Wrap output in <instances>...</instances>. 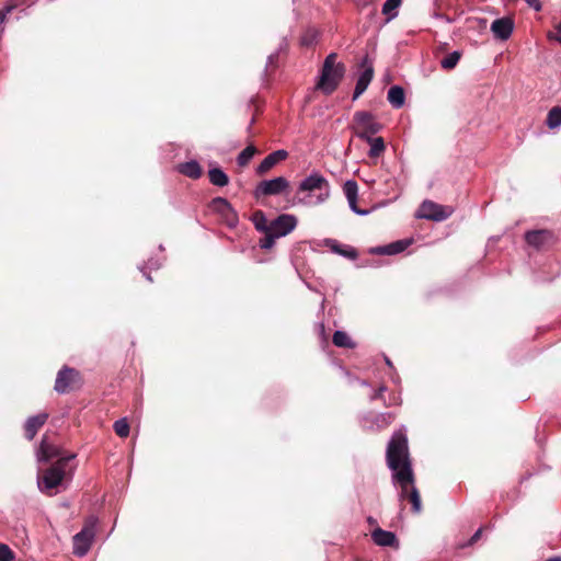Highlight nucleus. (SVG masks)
I'll use <instances>...</instances> for the list:
<instances>
[{
  "label": "nucleus",
  "instance_id": "nucleus-1",
  "mask_svg": "<svg viewBox=\"0 0 561 561\" xmlns=\"http://www.w3.org/2000/svg\"><path fill=\"white\" fill-rule=\"evenodd\" d=\"M387 465L392 471V480L400 488V501L409 500L412 505V512L421 513L422 502L419 490L414 483V474L409 457L407 435L396 432L387 447Z\"/></svg>",
  "mask_w": 561,
  "mask_h": 561
},
{
  "label": "nucleus",
  "instance_id": "nucleus-2",
  "mask_svg": "<svg viewBox=\"0 0 561 561\" xmlns=\"http://www.w3.org/2000/svg\"><path fill=\"white\" fill-rule=\"evenodd\" d=\"M297 203L316 206L324 203L330 196V184L328 180L319 172H312L304 179L298 186Z\"/></svg>",
  "mask_w": 561,
  "mask_h": 561
},
{
  "label": "nucleus",
  "instance_id": "nucleus-3",
  "mask_svg": "<svg viewBox=\"0 0 561 561\" xmlns=\"http://www.w3.org/2000/svg\"><path fill=\"white\" fill-rule=\"evenodd\" d=\"M76 457L71 454L67 457H60L57 461L45 472L42 478H38L37 485L42 492L49 493L53 489L59 486L62 481L73 474L75 467L70 465V460Z\"/></svg>",
  "mask_w": 561,
  "mask_h": 561
},
{
  "label": "nucleus",
  "instance_id": "nucleus-4",
  "mask_svg": "<svg viewBox=\"0 0 561 561\" xmlns=\"http://www.w3.org/2000/svg\"><path fill=\"white\" fill-rule=\"evenodd\" d=\"M345 72L343 64L336 61V55L330 54L323 64L320 80L317 84L325 94H331L339 85Z\"/></svg>",
  "mask_w": 561,
  "mask_h": 561
},
{
  "label": "nucleus",
  "instance_id": "nucleus-5",
  "mask_svg": "<svg viewBox=\"0 0 561 561\" xmlns=\"http://www.w3.org/2000/svg\"><path fill=\"white\" fill-rule=\"evenodd\" d=\"M353 122L354 134L363 140L373 137L382 128V125L376 121L375 116L366 111L356 112Z\"/></svg>",
  "mask_w": 561,
  "mask_h": 561
},
{
  "label": "nucleus",
  "instance_id": "nucleus-6",
  "mask_svg": "<svg viewBox=\"0 0 561 561\" xmlns=\"http://www.w3.org/2000/svg\"><path fill=\"white\" fill-rule=\"evenodd\" d=\"M297 222V217L289 214L280 215L272 220L265 245H272L276 239L290 233L296 228Z\"/></svg>",
  "mask_w": 561,
  "mask_h": 561
},
{
  "label": "nucleus",
  "instance_id": "nucleus-7",
  "mask_svg": "<svg viewBox=\"0 0 561 561\" xmlns=\"http://www.w3.org/2000/svg\"><path fill=\"white\" fill-rule=\"evenodd\" d=\"M453 213L454 208L451 206L440 205L432 201H424L421 204L416 216L427 220L444 221L449 218Z\"/></svg>",
  "mask_w": 561,
  "mask_h": 561
},
{
  "label": "nucleus",
  "instance_id": "nucleus-8",
  "mask_svg": "<svg viewBox=\"0 0 561 561\" xmlns=\"http://www.w3.org/2000/svg\"><path fill=\"white\" fill-rule=\"evenodd\" d=\"M95 520H91L73 536V553L83 557L88 553L95 536Z\"/></svg>",
  "mask_w": 561,
  "mask_h": 561
},
{
  "label": "nucleus",
  "instance_id": "nucleus-9",
  "mask_svg": "<svg viewBox=\"0 0 561 561\" xmlns=\"http://www.w3.org/2000/svg\"><path fill=\"white\" fill-rule=\"evenodd\" d=\"M289 187V181L284 176H278L272 180H265L257 184L255 188V196H272L285 193Z\"/></svg>",
  "mask_w": 561,
  "mask_h": 561
},
{
  "label": "nucleus",
  "instance_id": "nucleus-10",
  "mask_svg": "<svg viewBox=\"0 0 561 561\" xmlns=\"http://www.w3.org/2000/svg\"><path fill=\"white\" fill-rule=\"evenodd\" d=\"M78 375L79 374L76 369L67 366L62 367L57 374L54 389L58 393L69 392L71 390V385L75 382Z\"/></svg>",
  "mask_w": 561,
  "mask_h": 561
},
{
  "label": "nucleus",
  "instance_id": "nucleus-11",
  "mask_svg": "<svg viewBox=\"0 0 561 561\" xmlns=\"http://www.w3.org/2000/svg\"><path fill=\"white\" fill-rule=\"evenodd\" d=\"M394 420V415L392 413H379L373 414L369 413L362 417V426L366 430H381L388 426Z\"/></svg>",
  "mask_w": 561,
  "mask_h": 561
},
{
  "label": "nucleus",
  "instance_id": "nucleus-12",
  "mask_svg": "<svg viewBox=\"0 0 561 561\" xmlns=\"http://www.w3.org/2000/svg\"><path fill=\"white\" fill-rule=\"evenodd\" d=\"M514 30V22L510 18L496 19L491 24V32L493 35L501 39L506 41L510 38Z\"/></svg>",
  "mask_w": 561,
  "mask_h": 561
},
{
  "label": "nucleus",
  "instance_id": "nucleus-13",
  "mask_svg": "<svg viewBox=\"0 0 561 561\" xmlns=\"http://www.w3.org/2000/svg\"><path fill=\"white\" fill-rule=\"evenodd\" d=\"M525 240L528 245H543L557 242L554 233L546 229L528 231L525 234Z\"/></svg>",
  "mask_w": 561,
  "mask_h": 561
},
{
  "label": "nucleus",
  "instance_id": "nucleus-14",
  "mask_svg": "<svg viewBox=\"0 0 561 561\" xmlns=\"http://www.w3.org/2000/svg\"><path fill=\"white\" fill-rule=\"evenodd\" d=\"M288 156L286 150H276L265 157L262 162L257 165L256 172L262 175L275 167L278 162L285 160Z\"/></svg>",
  "mask_w": 561,
  "mask_h": 561
},
{
  "label": "nucleus",
  "instance_id": "nucleus-15",
  "mask_svg": "<svg viewBox=\"0 0 561 561\" xmlns=\"http://www.w3.org/2000/svg\"><path fill=\"white\" fill-rule=\"evenodd\" d=\"M210 208L214 211L222 215L230 224L237 221V216L230 203L224 197H216L210 203Z\"/></svg>",
  "mask_w": 561,
  "mask_h": 561
},
{
  "label": "nucleus",
  "instance_id": "nucleus-16",
  "mask_svg": "<svg viewBox=\"0 0 561 561\" xmlns=\"http://www.w3.org/2000/svg\"><path fill=\"white\" fill-rule=\"evenodd\" d=\"M371 538L377 546L380 547H399L398 539L392 531L376 528L371 533Z\"/></svg>",
  "mask_w": 561,
  "mask_h": 561
},
{
  "label": "nucleus",
  "instance_id": "nucleus-17",
  "mask_svg": "<svg viewBox=\"0 0 561 561\" xmlns=\"http://www.w3.org/2000/svg\"><path fill=\"white\" fill-rule=\"evenodd\" d=\"M47 419V413H39L28 417L24 424L26 438L32 440L35 437L37 431L46 423Z\"/></svg>",
  "mask_w": 561,
  "mask_h": 561
},
{
  "label": "nucleus",
  "instance_id": "nucleus-18",
  "mask_svg": "<svg viewBox=\"0 0 561 561\" xmlns=\"http://www.w3.org/2000/svg\"><path fill=\"white\" fill-rule=\"evenodd\" d=\"M36 457L38 462H47L53 458L59 459L62 456L56 446L48 444L47 440L43 438L37 449Z\"/></svg>",
  "mask_w": 561,
  "mask_h": 561
},
{
  "label": "nucleus",
  "instance_id": "nucleus-19",
  "mask_svg": "<svg viewBox=\"0 0 561 561\" xmlns=\"http://www.w3.org/2000/svg\"><path fill=\"white\" fill-rule=\"evenodd\" d=\"M374 77V69L371 66L367 67L359 76L356 82V87L354 90L353 99L356 100L359 95H362L366 89L368 88L370 81Z\"/></svg>",
  "mask_w": 561,
  "mask_h": 561
},
{
  "label": "nucleus",
  "instance_id": "nucleus-20",
  "mask_svg": "<svg viewBox=\"0 0 561 561\" xmlns=\"http://www.w3.org/2000/svg\"><path fill=\"white\" fill-rule=\"evenodd\" d=\"M178 171L191 179H199L202 176V168L195 160H191L178 165Z\"/></svg>",
  "mask_w": 561,
  "mask_h": 561
},
{
  "label": "nucleus",
  "instance_id": "nucleus-21",
  "mask_svg": "<svg viewBox=\"0 0 561 561\" xmlns=\"http://www.w3.org/2000/svg\"><path fill=\"white\" fill-rule=\"evenodd\" d=\"M252 222L254 227L265 233V242L267 241L271 221L266 218L265 214L262 210H256L252 215Z\"/></svg>",
  "mask_w": 561,
  "mask_h": 561
},
{
  "label": "nucleus",
  "instance_id": "nucleus-22",
  "mask_svg": "<svg viewBox=\"0 0 561 561\" xmlns=\"http://www.w3.org/2000/svg\"><path fill=\"white\" fill-rule=\"evenodd\" d=\"M405 100L404 91L399 85H393L388 91V101L389 103L396 107L400 108L403 106Z\"/></svg>",
  "mask_w": 561,
  "mask_h": 561
},
{
  "label": "nucleus",
  "instance_id": "nucleus-23",
  "mask_svg": "<svg viewBox=\"0 0 561 561\" xmlns=\"http://www.w3.org/2000/svg\"><path fill=\"white\" fill-rule=\"evenodd\" d=\"M366 142L370 146L368 156L370 158H378L380 157L385 151V141L381 137H369L368 139H365Z\"/></svg>",
  "mask_w": 561,
  "mask_h": 561
},
{
  "label": "nucleus",
  "instance_id": "nucleus-24",
  "mask_svg": "<svg viewBox=\"0 0 561 561\" xmlns=\"http://www.w3.org/2000/svg\"><path fill=\"white\" fill-rule=\"evenodd\" d=\"M208 178L213 185L224 187L228 185L229 178L220 168H213L208 171Z\"/></svg>",
  "mask_w": 561,
  "mask_h": 561
},
{
  "label": "nucleus",
  "instance_id": "nucleus-25",
  "mask_svg": "<svg viewBox=\"0 0 561 561\" xmlns=\"http://www.w3.org/2000/svg\"><path fill=\"white\" fill-rule=\"evenodd\" d=\"M402 0H386L382 5L381 12L387 16V22L393 20L398 15V9L400 8Z\"/></svg>",
  "mask_w": 561,
  "mask_h": 561
},
{
  "label": "nucleus",
  "instance_id": "nucleus-26",
  "mask_svg": "<svg viewBox=\"0 0 561 561\" xmlns=\"http://www.w3.org/2000/svg\"><path fill=\"white\" fill-rule=\"evenodd\" d=\"M333 343L337 347H347L353 348L355 346V343L352 341V339L348 336V334L344 331H335L333 334Z\"/></svg>",
  "mask_w": 561,
  "mask_h": 561
},
{
  "label": "nucleus",
  "instance_id": "nucleus-27",
  "mask_svg": "<svg viewBox=\"0 0 561 561\" xmlns=\"http://www.w3.org/2000/svg\"><path fill=\"white\" fill-rule=\"evenodd\" d=\"M546 123L550 129L561 126V107L560 106H556L549 111V113L547 115Z\"/></svg>",
  "mask_w": 561,
  "mask_h": 561
},
{
  "label": "nucleus",
  "instance_id": "nucleus-28",
  "mask_svg": "<svg viewBox=\"0 0 561 561\" xmlns=\"http://www.w3.org/2000/svg\"><path fill=\"white\" fill-rule=\"evenodd\" d=\"M256 152V149L253 145H250L248 147H245L238 156L237 158V162L240 167H245L250 161L251 159L253 158V156L255 154Z\"/></svg>",
  "mask_w": 561,
  "mask_h": 561
},
{
  "label": "nucleus",
  "instance_id": "nucleus-29",
  "mask_svg": "<svg viewBox=\"0 0 561 561\" xmlns=\"http://www.w3.org/2000/svg\"><path fill=\"white\" fill-rule=\"evenodd\" d=\"M459 59H460V53L453 51L442 59L440 66H442V68L447 69V70L454 69L456 67V65L458 64Z\"/></svg>",
  "mask_w": 561,
  "mask_h": 561
},
{
  "label": "nucleus",
  "instance_id": "nucleus-30",
  "mask_svg": "<svg viewBox=\"0 0 561 561\" xmlns=\"http://www.w3.org/2000/svg\"><path fill=\"white\" fill-rule=\"evenodd\" d=\"M405 248H369V253L371 255H397L401 253Z\"/></svg>",
  "mask_w": 561,
  "mask_h": 561
},
{
  "label": "nucleus",
  "instance_id": "nucleus-31",
  "mask_svg": "<svg viewBox=\"0 0 561 561\" xmlns=\"http://www.w3.org/2000/svg\"><path fill=\"white\" fill-rule=\"evenodd\" d=\"M343 191L347 201L352 199L354 202V199L358 196V186L355 181H346Z\"/></svg>",
  "mask_w": 561,
  "mask_h": 561
},
{
  "label": "nucleus",
  "instance_id": "nucleus-32",
  "mask_svg": "<svg viewBox=\"0 0 561 561\" xmlns=\"http://www.w3.org/2000/svg\"><path fill=\"white\" fill-rule=\"evenodd\" d=\"M113 427L119 437H127L129 435V424L125 417L115 421Z\"/></svg>",
  "mask_w": 561,
  "mask_h": 561
},
{
  "label": "nucleus",
  "instance_id": "nucleus-33",
  "mask_svg": "<svg viewBox=\"0 0 561 561\" xmlns=\"http://www.w3.org/2000/svg\"><path fill=\"white\" fill-rule=\"evenodd\" d=\"M16 9V3L14 1H5V4L2 9H0V33H3L4 31V22L7 20V15L10 14L13 10Z\"/></svg>",
  "mask_w": 561,
  "mask_h": 561
},
{
  "label": "nucleus",
  "instance_id": "nucleus-34",
  "mask_svg": "<svg viewBox=\"0 0 561 561\" xmlns=\"http://www.w3.org/2000/svg\"><path fill=\"white\" fill-rule=\"evenodd\" d=\"M331 253L342 255L346 259L354 260L358 253L355 248H330Z\"/></svg>",
  "mask_w": 561,
  "mask_h": 561
},
{
  "label": "nucleus",
  "instance_id": "nucleus-35",
  "mask_svg": "<svg viewBox=\"0 0 561 561\" xmlns=\"http://www.w3.org/2000/svg\"><path fill=\"white\" fill-rule=\"evenodd\" d=\"M14 553L5 543H0V561H12Z\"/></svg>",
  "mask_w": 561,
  "mask_h": 561
},
{
  "label": "nucleus",
  "instance_id": "nucleus-36",
  "mask_svg": "<svg viewBox=\"0 0 561 561\" xmlns=\"http://www.w3.org/2000/svg\"><path fill=\"white\" fill-rule=\"evenodd\" d=\"M347 202H348V206L353 213L360 215V216H365L369 213L368 210L360 209L357 207V198H355L354 202L352 199H348Z\"/></svg>",
  "mask_w": 561,
  "mask_h": 561
},
{
  "label": "nucleus",
  "instance_id": "nucleus-37",
  "mask_svg": "<svg viewBox=\"0 0 561 561\" xmlns=\"http://www.w3.org/2000/svg\"><path fill=\"white\" fill-rule=\"evenodd\" d=\"M481 534H482V528H479L473 535L472 537L469 539V541L467 543H462V545H459V548H465V547H469L471 545H473L474 542H477L480 537H481Z\"/></svg>",
  "mask_w": 561,
  "mask_h": 561
},
{
  "label": "nucleus",
  "instance_id": "nucleus-38",
  "mask_svg": "<svg viewBox=\"0 0 561 561\" xmlns=\"http://www.w3.org/2000/svg\"><path fill=\"white\" fill-rule=\"evenodd\" d=\"M387 390V387L381 385L371 396L370 401L377 400L382 398L385 391Z\"/></svg>",
  "mask_w": 561,
  "mask_h": 561
},
{
  "label": "nucleus",
  "instance_id": "nucleus-39",
  "mask_svg": "<svg viewBox=\"0 0 561 561\" xmlns=\"http://www.w3.org/2000/svg\"><path fill=\"white\" fill-rule=\"evenodd\" d=\"M525 2L537 12L542 9L541 2L539 0H525Z\"/></svg>",
  "mask_w": 561,
  "mask_h": 561
},
{
  "label": "nucleus",
  "instance_id": "nucleus-40",
  "mask_svg": "<svg viewBox=\"0 0 561 561\" xmlns=\"http://www.w3.org/2000/svg\"><path fill=\"white\" fill-rule=\"evenodd\" d=\"M547 37H548V39H550V41H556V42H558V43H560V44H561V36H560V35H558V34H556V33H553V32H549V33L547 34Z\"/></svg>",
  "mask_w": 561,
  "mask_h": 561
},
{
  "label": "nucleus",
  "instance_id": "nucleus-41",
  "mask_svg": "<svg viewBox=\"0 0 561 561\" xmlns=\"http://www.w3.org/2000/svg\"><path fill=\"white\" fill-rule=\"evenodd\" d=\"M389 245H396V247H399V245H410V241H408V240H399V241L390 243Z\"/></svg>",
  "mask_w": 561,
  "mask_h": 561
},
{
  "label": "nucleus",
  "instance_id": "nucleus-42",
  "mask_svg": "<svg viewBox=\"0 0 561 561\" xmlns=\"http://www.w3.org/2000/svg\"><path fill=\"white\" fill-rule=\"evenodd\" d=\"M160 264L153 262L152 260H150L148 263H147V267L148 268H159Z\"/></svg>",
  "mask_w": 561,
  "mask_h": 561
},
{
  "label": "nucleus",
  "instance_id": "nucleus-43",
  "mask_svg": "<svg viewBox=\"0 0 561 561\" xmlns=\"http://www.w3.org/2000/svg\"><path fill=\"white\" fill-rule=\"evenodd\" d=\"M325 245L333 247V245H337V244H336V242L334 240L329 239V240L325 241Z\"/></svg>",
  "mask_w": 561,
  "mask_h": 561
},
{
  "label": "nucleus",
  "instance_id": "nucleus-44",
  "mask_svg": "<svg viewBox=\"0 0 561 561\" xmlns=\"http://www.w3.org/2000/svg\"><path fill=\"white\" fill-rule=\"evenodd\" d=\"M556 30L558 32L557 34L560 35L561 34V22L556 25Z\"/></svg>",
  "mask_w": 561,
  "mask_h": 561
},
{
  "label": "nucleus",
  "instance_id": "nucleus-45",
  "mask_svg": "<svg viewBox=\"0 0 561 561\" xmlns=\"http://www.w3.org/2000/svg\"><path fill=\"white\" fill-rule=\"evenodd\" d=\"M399 399L397 397L393 398L392 402L389 403V405L391 404H399Z\"/></svg>",
  "mask_w": 561,
  "mask_h": 561
},
{
  "label": "nucleus",
  "instance_id": "nucleus-46",
  "mask_svg": "<svg viewBox=\"0 0 561 561\" xmlns=\"http://www.w3.org/2000/svg\"><path fill=\"white\" fill-rule=\"evenodd\" d=\"M311 43H312V41H308L306 36L302 38V44L309 45Z\"/></svg>",
  "mask_w": 561,
  "mask_h": 561
},
{
  "label": "nucleus",
  "instance_id": "nucleus-47",
  "mask_svg": "<svg viewBox=\"0 0 561 561\" xmlns=\"http://www.w3.org/2000/svg\"><path fill=\"white\" fill-rule=\"evenodd\" d=\"M547 561H561V558L553 557V558H549Z\"/></svg>",
  "mask_w": 561,
  "mask_h": 561
},
{
  "label": "nucleus",
  "instance_id": "nucleus-48",
  "mask_svg": "<svg viewBox=\"0 0 561 561\" xmlns=\"http://www.w3.org/2000/svg\"><path fill=\"white\" fill-rule=\"evenodd\" d=\"M142 273H144V275L146 276V278H147L148 280L152 282V279H151L150 275L146 274V272H144V271H142Z\"/></svg>",
  "mask_w": 561,
  "mask_h": 561
},
{
  "label": "nucleus",
  "instance_id": "nucleus-49",
  "mask_svg": "<svg viewBox=\"0 0 561 561\" xmlns=\"http://www.w3.org/2000/svg\"><path fill=\"white\" fill-rule=\"evenodd\" d=\"M386 363H387L388 366H390V367L392 366V364H391L389 358H386Z\"/></svg>",
  "mask_w": 561,
  "mask_h": 561
}]
</instances>
